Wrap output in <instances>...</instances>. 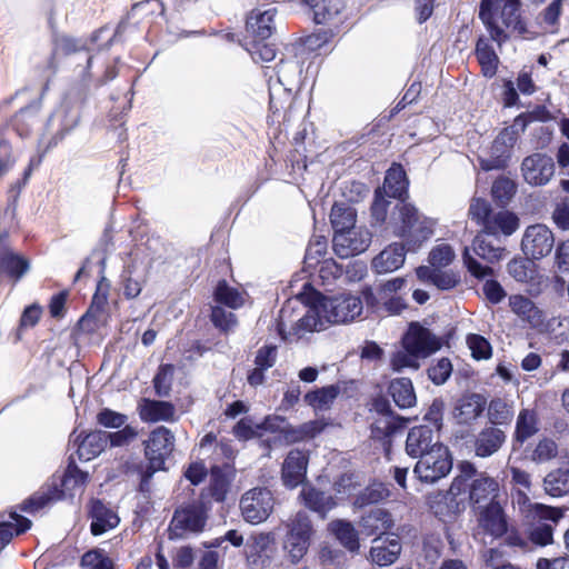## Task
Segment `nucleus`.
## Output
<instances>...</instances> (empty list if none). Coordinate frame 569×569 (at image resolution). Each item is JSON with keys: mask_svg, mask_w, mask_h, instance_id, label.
<instances>
[{"mask_svg": "<svg viewBox=\"0 0 569 569\" xmlns=\"http://www.w3.org/2000/svg\"><path fill=\"white\" fill-rule=\"evenodd\" d=\"M513 506L518 508L519 512L528 520L536 519L558 521L562 518V511L558 508L545 506L541 503H533L530 501L526 491L518 489L513 493Z\"/></svg>", "mask_w": 569, "mask_h": 569, "instance_id": "2eb2a0df", "label": "nucleus"}, {"mask_svg": "<svg viewBox=\"0 0 569 569\" xmlns=\"http://www.w3.org/2000/svg\"><path fill=\"white\" fill-rule=\"evenodd\" d=\"M87 478L88 475L77 467H69L61 481V490L56 486L43 488L23 502V510L33 512L46 507L51 501L59 500L66 496H73L78 489L82 488Z\"/></svg>", "mask_w": 569, "mask_h": 569, "instance_id": "39448f33", "label": "nucleus"}, {"mask_svg": "<svg viewBox=\"0 0 569 569\" xmlns=\"http://www.w3.org/2000/svg\"><path fill=\"white\" fill-rule=\"evenodd\" d=\"M491 193L496 201L507 204L516 193V184L512 180L501 177L493 182Z\"/></svg>", "mask_w": 569, "mask_h": 569, "instance_id": "864d4df0", "label": "nucleus"}, {"mask_svg": "<svg viewBox=\"0 0 569 569\" xmlns=\"http://www.w3.org/2000/svg\"><path fill=\"white\" fill-rule=\"evenodd\" d=\"M274 498L267 488H253L243 493L240 510L243 519L252 525L266 521L271 515Z\"/></svg>", "mask_w": 569, "mask_h": 569, "instance_id": "423d86ee", "label": "nucleus"}, {"mask_svg": "<svg viewBox=\"0 0 569 569\" xmlns=\"http://www.w3.org/2000/svg\"><path fill=\"white\" fill-rule=\"evenodd\" d=\"M356 210L348 203H336L330 213V220L335 233L356 228Z\"/></svg>", "mask_w": 569, "mask_h": 569, "instance_id": "f704fd0d", "label": "nucleus"}, {"mask_svg": "<svg viewBox=\"0 0 569 569\" xmlns=\"http://www.w3.org/2000/svg\"><path fill=\"white\" fill-rule=\"evenodd\" d=\"M288 527L289 532L284 540V550L288 552L290 560L296 563L302 559L309 548L312 527L309 517L303 512H298Z\"/></svg>", "mask_w": 569, "mask_h": 569, "instance_id": "6e6552de", "label": "nucleus"}, {"mask_svg": "<svg viewBox=\"0 0 569 569\" xmlns=\"http://www.w3.org/2000/svg\"><path fill=\"white\" fill-rule=\"evenodd\" d=\"M452 365L449 359L441 358L428 369V376L436 385L445 383L450 377Z\"/></svg>", "mask_w": 569, "mask_h": 569, "instance_id": "052dcab7", "label": "nucleus"}, {"mask_svg": "<svg viewBox=\"0 0 569 569\" xmlns=\"http://www.w3.org/2000/svg\"><path fill=\"white\" fill-rule=\"evenodd\" d=\"M492 212L490 204L486 200L481 198H473L470 202L468 214L483 228Z\"/></svg>", "mask_w": 569, "mask_h": 569, "instance_id": "4d7b16f0", "label": "nucleus"}, {"mask_svg": "<svg viewBox=\"0 0 569 569\" xmlns=\"http://www.w3.org/2000/svg\"><path fill=\"white\" fill-rule=\"evenodd\" d=\"M545 491L552 497H561L569 491V470L557 469L543 479Z\"/></svg>", "mask_w": 569, "mask_h": 569, "instance_id": "79ce46f5", "label": "nucleus"}, {"mask_svg": "<svg viewBox=\"0 0 569 569\" xmlns=\"http://www.w3.org/2000/svg\"><path fill=\"white\" fill-rule=\"evenodd\" d=\"M521 0H482L479 18L490 37L501 44L509 37L526 32V23L520 13Z\"/></svg>", "mask_w": 569, "mask_h": 569, "instance_id": "7ed1b4c3", "label": "nucleus"}, {"mask_svg": "<svg viewBox=\"0 0 569 569\" xmlns=\"http://www.w3.org/2000/svg\"><path fill=\"white\" fill-rule=\"evenodd\" d=\"M108 443L106 431L89 432L78 446V456L80 459L89 461L100 455Z\"/></svg>", "mask_w": 569, "mask_h": 569, "instance_id": "cd10ccee", "label": "nucleus"}, {"mask_svg": "<svg viewBox=\"0 0 569 569\" xmlns=\"http://www.w3.org/2000/svg\"><path fill=\"white\" fill-rule=\"evenodd\" d=\"M406 172L399 164H393L386 174L382 191L390 198H401L407 192Z\"/></svg>", "mask_w": 569, "mask_h": 569, "instance_id": "473e14b6", "label": "nucleus"}, {"mask_svg": "<svg viewBox=\"0 0 569 569\" xmlns=\"http://www.w3.org/2000/svg\"><path fill=\"white\" fill-rule=\"evenodd\" d=\"M392 232L405 240L403 244L393 243L382 250L373 260L372 268L378 273L392 272L405 262V248L416 251L433 234L435 222L421 216L410 203L397 206V217H392Z\"/></svg>", "mask_w": 569, "mask_h": 569, "instance_id": "f03ea898", "label": "nucleus"}, {"mask_svg": "<svg viewBox=\"0 0 569 569\" xmlns=\"http://www.w3.org/2000/svg\"><path fill=\"white\" fill-rule=\"evenodd\" d=\"M467 345L471 355L477 360H487L492 355V348L489 341L480 335L470 333L467 336Z\"/></svg>", "mask_w": 569, "mask_h": 569, "instance_id": "3c124183", "label": "nucleus"}, {"mask_svg": "<svg viewBox=\"0 0 569 569\" xmlns=\"http://www.w3.org/2000/svg\"><path fill=\"white\" fill-rule=\"evenodd\" d=\"M558 455V447L551 439H541L531 453V460L538 463L547 462Z\"/></svg>", "mask_w": 569, "mask_h": 569, "instance_id": "6e6d98bb", "label": "nucleus"}, {"mask_svg": "<svg viewBox=\"0 0 569 569\" xmlns=\"http://www.w3.org/2000/svg\"><path fill=\"white\" fill-rule=\"evenodd\" d=\"M398 428L396 417L391 413H383L379 416L372 425L371 435L375 439L385 441L389 438Z\"/></svg>", "mask_w": 569, "mask_h": 569, "instance_id": "de8ad7c7", "label": "nucleus"}, {"mask_svg": "<svg viewBox=\"0 0 569 569\" xmlns=\"http://www.w3.org/2000/svg\"><path fill=\"white\" fill-rule=\"evenodd\" d=\"M420 357L402 347L400 350L392 353L390 358V366L393 371H402L403 369L418 370L420 368Z\"/></svg>", "mask_w": 569, "mask_h": 569, "instance_id": "a18cd8bd", "label": "nucleus"}, {"mask_svg": "<svg viewBox=\"0 0 569 569\" xmlns=\"http://www.w3.org/2000/svg\"><path fill=\"white\" fill-rule=\"evenodd\" d=\"M555 246V237L545 224L527 227L521 240V249L530 259H540L548 256Z\"/></svg>", "mask_w": 569, "mask_h": 569, "instance_id": "9b49d317", "label": "nucleus"}, {"mask_svg": "<svg viewBox=\"0 0 569 569\" xmlns=\"http://www.w3.org/2000/svg\"><path fill=\"white\" fill-rule=\"evenodd\" d=\"M385 194L386 193L381 189H378L371 207L372 218L377 223H382L387 217L389 201L385 198Z\"/></svg>", "mask_w": 569, "mask_h": 569, "instance_id": "69168bd1", "label": "nucleus"}, {"mask_svg": "<svg viewBox=\"0 0 569 569\" xmlns=\"http://www.w3.org/2000/svg\"><path fill=\"white\" fill-rule=\"evenodd\" d=\"M123 428L114 431L107 432L108 442L111 447H124L131 443L138 437V430L129 425L122 426Z\"/></svg>", "mask_w": 569, "mask_h": 569, "instance_id": "bf43d9fd", "label": "nucleus"}, {"mask_svg": "<svg viewBox=\"0 0 569 569\" xmlns=\"http://www.w3.org/2000/svg\"><path fill=\"white\" fill-rule=\"evenodd\" d=\"M511 310L522 319L533 323L539 321V310L535 307L532 301L523 296H511L509 298Z\"/></svg>", "mask_w": 569, "mask_h": 569, "instance_id": "c03bdc74", "label": "nucleus"}, {"mask_svg": "<svg viewBox=\"0 0 569 569\" xmlns=\"http://www.w3.org/2000/svg\"><path fill=\"white\" fill-rule=\"evenodd\" d=\"M401 542L397 536L378 537L372 540L369 559L382 567L392 565L400 556Z\"/></svg>", "mask_w": 569, "mask_h": 569, "instance_id": "f3484780", "label": "nucleus"}, {"mask_svg": "<svg viewBox=\"0 0 569 569\" xmlns=\"http://www.w3.org/2000/svg\"><path fill=\"white\" fill-rule=\"evenodd\" d=\"M452 468L449 450L442 443H436L433 450L423 455L415 467V473L426 482H435L447 476Z\"/></svg>", "mask_w": 569, "mask_h": 569, "instance_id": "0eeeda50", "label": "nucleus"}, {"mask_svg": "<svg viewBox=\"0 0 569 569\" xmlns=\"http://www.w3.org/2000/svg\"><path fill=\"white\" fill-rule=\"evenodd\" d=\"M300 496L309 509L320 513L322 517H325L326 513L333 509L337 505L331 496L312 487H305L301 490Z\"/></svg>", "mask_w": 569, "mask_h": 569, "instance_id": "7c9ffc66", "label": "nucleus"}, {"mask_svg": "<svg viewBox=\"0 0 569 569\" xmlns=\"http://www.w3.org/2000/svg\"><path fill=\"white\" fill-rule=\"evenodd\" d=\"M456 258V252L448 243H438L429 252V263L432 268L448 267Z\"/></svg>", "mask_w": 569, "mask_h": 569, "instance_id": "8fccbe9b", "label": "nucleus"}, {"mask_svg": "<svg viewBox=\"0 0 569 569\" xmlns=\"http://www.w3.org/2000/svg\"><path fill=\"white\" fill-rule=\"evenodd\" d=\"M325 427L326 423L322 420L308 421L299 428L288 431L287 438L293 442L311 439L322 432Z\"/></svg>", "mask_w": 569, "mask_h": 569, "instance_id": "09e8293b", "label": "nucleus"}, {"mask_svg": "<svg viewBox=\"0 0 569 569\" xmlns=\"http://www.w3.org/2000/svg\"><path fill=\"white\" fill-rule=\"evenodd\" d=\"M328 531L350 552L360 548L359 533L349 521L336 519L328 523Z\"/></svg>", "mask_w": 569, "mask_h": 569, "instance_id": "b1692460", "label": "nucleus"}, {"mask_svg": "<svg viewBox=\"0 0 569 569\" xmlns=\"http://www.w3.org/2000/svg\"><path fill=\"white\" fill-rule=\"evenodd\" d=\"M499 492L498 482L490 477L476 479L470 487V500L476 505L496 502Z\"/></svg>", "mask_w": 569, "mask_h": 569, "instance_id": "bb28decb", "label": "nucleus"}, {"mask_svg": "<svg viewBox=\"0 0 569 569\" xmlns=\"http://www.w3.org/2000/svg\"><path fill=\"white\" fill-rule=\"evenodd\" d=\"M521 173L530 186H545L555 176V162L550 156L533 153L522 160Z\"/></svg>", "mask_w": 569, "mask_h": 569, "instance_id": "f8f14e48", "label": "nucleus"}, {"mask_svg": "<svg viewBox=\"0 0 569 569\" xmlns=\"http://www.w3.org/2000/svg\"><path fill=\"white\" fill-rule=\"evenodd\" d=\"M462 258L466 267L468 268V271L472 276L477 278H485L493 273V270L490 267L482 266L470 254L469 248H465Z\"/></svg>", "mask_w": 569, "mask_h": 569, "instance_id": "0e129e2a", "label": "nucleus"}, {"mask_svg": "<svg viewBox=\"0 0 569 569\" xmlns=\"http://www.w3.org/2000/svg\"><path fill=\"white\" fill-rule=\"evenodd\" d=\"M308 466V457L300 450L288 453L282 466V481L288 488H296L302 483Z\"/></svg>", "mask_w": 569, "mask_h": 569, "instance_id": "6ab92c4d", "label": "nucleus"}, {"mask_svg": "<svg viewBox=\"0 0 569 569\" xmlns=\"http://www.w3.org/2000/svg\"><path fill=\"white\" fill-rule=\"evenodd\" d=\"M173 415V407L164 401L143 400L140 405V418L147 422L170 420Z\"/></svg>", "mask_w": 569, "mask_h": 569, "instance_id": "72a5a7b5", "label": "nucleus"}, {"mask_svg": "<svg viewBox=\"0 0 569 569\" xmlns=\"http://www.w3.org/2000/svg\"><path fill=\"white\" fill-rule=\"evenodd\" d=\"M340 393L338 386H326L313 391L307 392L303 397L305 402L316 411H326L330 409Z\"/></svg>", "mask_w": 569, "mask_h": 569, "instance_id": "c756f323", "label": "nucleus"}, {"mask_svg": "<svg viewBox=\"0 0 569 569\" xmlns=\"http://www.w3.org/2000/svg\"><path fill=\"white\" fill-rule=\"evenodd\" d=\"M29 269L28 261L7 248L0 249V271L18 280Z\"/></svg>", "mask_w": 569, "mask_h": 569, "instance_id": "4c0bfd02", "label": "nucleus"}, {"mask_svg": "<svg viewBox=\"0 0 569 569\" xmlns=\"http://www.w3.org/2000/svg\"><path fill=\"white\" fill-rule=\"evenodd\" d=\"M127 416L104 408L97 415V421L104 428L118 429L127 423Z\"/></svg>", "mask_w": 569, "mask_h": 569, "instance_id": "680f3d73", "label": "nucleus"}, {"mask_svg": "<svg viewBox=\"0 0 569 569\" xmlns=\"http://www.w3.org/2000/svg\"><path fill=\"white\" fill-rule=\"evenodd\" d=\"M206 511L200 505H191L178 509L171 520L169 532L171 538H182L188 533L200 532L206 525Z\"/></svg>", "mask_w": 569, "mask_h": 569, "instance_id": "9d476101", "label": "nucleus"}, {"mask_svg": "<svg viewBox=\"0 0 569 569\" xmlns=\"http://www.w3.org/2000/svg\"><path fill=\"white\" fill-rule=\"evenodd\" d=\"M509 274L519 282H528L533 279V263L525 259H513L508 263Z\"/></svg>", "mask_w": 569, "mask_h": 569, "instance_id": "603ef678", "label": "nucleus"}, {"mask_svg": "<svg viewBox=\"0 0 569 569\" xmlns=\"http://www.w3.org/2000/svg\"><path fill=\"white\" fill-rule=\"evenodd\" d=\"M214 300L231 309H238L244 305L246 293L230 287L224 280L220 281L214 290Z\"/></svg>", "mask_w": 569, "mask_h": 569, "instance_id": "37998d69", "label": "nucleus"}, {"mask_svg": "<svg viewBox=\"0 0 569 569\" xmlns=\"http://www.w3.org/2000/svg\"><path fill=\"white\" fill-rule=\"evenodd\" d=\"M389 393L400 408H410L416 403V393L409 378H397L389 385Z\"/></svg>", "mask_w": 569, "mask_h": 569, "instance_id": "2f4dec72", "label": "nucleus"}, {"mask_svg": "<svg viewBox=\"0 0 569 569\" xmlns=\"http://www.w3.org/2000/svg\"><path fill=\"white\" fill-rule=\"evenodd\" d=\"M505 433L496 428H485L477 437L475 441V451L478 457H489L493 455L501 445L505 442Z\"/></svg>", "mask_w": 569, "mask_h": 569, "instance_id": "393cba45", "label": "nucleus"}, {"mask_svg": "<svg viewBox=\"0 0 569 569\" xmlns=\"http://www.w3.org/2000/svg\"><path fill=\"white\" fill-rule=\"evenodd\" d=\"M479 527L492 537H500L507 531V522L498 502L489 503L480 512Z\"/></svg>", "mask_w": 569, "mask_h": 569, "instance_id": "5701e85b", "label": "nucleus"}, {"mask_svg": "<svg viewBox=\"0 0 569 569\" xmlns=\"http://www.w3.org/2000/svg\"><path fill=\"white\" fill-rule=\"evenodd\" d=\"M388 497V489L382 485L367 488L356 500V505L363 507L369 503H376Z\"/></svg>", "mask_w": 569, "mask_h": 569, "instance_id": "e2e57ef3", "label": "nucleus"}, {"mask_svg": "<svg viewBox=\"0 0 569 569\" xmlns=\"http://www.w3.org/2000/svg\"><path fill=\"white\" fill-rule=\"evenodd\" d=\"M283 419L278 416H269L261 423H254L251 419H241L233 428V433L239 440H248L261 437L263 431H277Z\"/></svg>", "mask_w": 569, "mask_h": 569, "instance_id": "412c9836", "label": "nucleus"}, {"mask_svg": "<svg viewBox=\"0 0 569 569\" xmlns=\"http://www.w3.org/2000/svg\"><path fill=\"white\" fill-rule=\"evenodd\" d=\"M277 348L274 346H266L258 350L254 365L262 369H269L276 363Z\"/></svg>", "mask_w": 569, "mask_h": 569, "instance_id": "338daca9", "label": "nucleus"}, {"mask_svg": "<svg viewBox=\"0 0 569 569\" xmlns=\"http://www.w3.org/2000/svg\"><path fill=\"white\" fill-rule=\"evenodd\" d=\"M228 479L220 469L213 468L210 476V493L217 501H222L228 491Z\"/></svg>", "mask_w": 569, "mask_h": 569, "instance_id": "13d9d810", "label": "nucleus"}, {"mask_svg": "<svg viewBox=\"0 0 569 569\" xmlns=\"http://www.w3.org/2000/svg\"><path fill=\"white\" fill-rule=\"evenodd\" d=\"M362 301L356 296L319 297L295 322L291 319L292 310L289 306L283 307L279 315L278 331L284 341H298L308 332L352 321L362 313Z\"/></svg>", "mask_w": 569, "mask_h": 569, "instance_id": "f257e3e1", "label": "nucleus"}, {"mask_svg": "<svg viewBox=\"0 0 569 569\" xmlns=\"http://www.w3.org/2000/svg\"><path fill=\"white\" fill-rule=\"evenodd\" d=\"M211 321L214 327L224 333L233 330L238 321L234 313L226 311L223 308L216 306L211 310Z\"/></svg>", "mask_w": 569, "mask_h": 569, "instance_id": "5fc2aeb1", "label": "nucleus"}, {"mask_svg": "<svg viewBox=\"0 0 569 569\" xmlns=\"http://www.w3.org/2000/svg\"><path fill=\"white\" fill-rule=\"evenodd\" d=\"M483 232L477 234L472 242L473 252L488 262H497L505 256V249L497 248L487 242L482 236Z\"/></svg>", "mask_w": 569, "mask_h": 569, "instance_id": "49530a36", "label": "nucleus"}, {"mask_svg": "<svg viewBox=\"0 0 569 569\" xmlns=\"http://www.w3.org/2000/svg\"><path fill=\"white\" fill-rule=\"evenodd\" d=\"M436 443H441L439 437L429 426H417L410 429L406 441V451L413 458H421L433 450Z\"/></svg>", "mask_w": 569, "mask_h": 569, "instance_id": "dca6fc26", "label": "nucleus"}, {"mask_svg": "<svg viewBox=\"0 0 569 569\" xmlns=\"http://www.w3.org/2000/svg\"><path fill=\"white\" fill-rule=\"evenodd\" d=\"M476 56L481 70L486 77H492L496 74L499 58L485 39H479L476 47Z\"/></svg>", "mask_w": 569, "mask_h": 569, "instance_id": "a19ab883", "label": "nucleus"}, {"mask_svg": "<svg viewBox=\"0 0 569 569\" xmlns=\"http://www.w3.org/2000/svg\"><path fill=\"white\" fill-rule=\"evenodd\" d=\"M519 227L520 219L515 212L509 210H498L493 211L486 221L482 232L493 237H510L519 229Z\"/></svg>", "mask_w": 569, "mask_h": 569, "instance_id": "a211bd4d", "label": "nucleus"}, {"mask_svg": "<svg viewBox=\"0 0 569 569\" xmlns=\"http://www.w3.org/2000/svg\"><path fill=\"white\" fill-rule=\"evenodd\" d=\"M539 430L538 419L535 411L523 409L519 412L516 423L515 439L522 443Z\"/></svg>", "mask_w": 569, "mask_h": 569, "instance_id": "ea45409f", "label": "nucleus"}, {"mask_svg": "<svg viewBox=\"0 0 569 569\" xmlns=\"http://www.w3.org/2000/svg\"><path fill=\"white\" fill-rule=\"evenodd\" d=\"M526 128V121L518 117L510 127L505 128L492 141L491 146L482 150L479 156L483 170H498L507 166L511 151L520 133Z\"/></svg>", "mask_w": 569, "mask_h": 569, "instance_id": "20e7f679", "label": "nucleus"}, {"mask_svg": "<svg viewBox=\"0 0 569 569\" xmlns=\"http://www.w3.org/2000/svg\"><path fill=\"white\" fill-rule=\"evenodd\" d=\"M39 110L40 103L34 101L13 117V127L21 137L28 136L40 124Z\"/></svg>", "mask_w": 569, "mask_h": 569, "instance_id": "c85d7f7f", "label": "nucleus"}, {"mask_svg": "<svg viewBox=\"0 0 569 569\" xmlns=\"http://www.w3.org/2000/svg\"><path fill=\"white\" fill-rule=\"evenodd\" d=\"M487 400L480 395H468L459 399L453 409V418L459 425H470L483 412Z\"/></svg>", "mask_w": 569, "mask_h": 569, "instance_id": "aec40b11", "label": "nucleus"}, {"mask_svg": "<svg viewBox=\"0 0 569 569\" xmlns=\"http://www.w3.org/2000/svg\"><path fill=\"white\" fill-rule=\"evenodd\" d=\"M91 516V532L94 536L102 535L108 530L116 528L120 521L118 515L100 501H94L92 503Z\"/></svg>", "mask_w": 569, "mask_h": 569, "instance_id": "a878e982", "label": "nucleus"}, {"mask_svg": "<svg viewBox=\"0 0 569 569\" xmlns=\"http://www.w3.org/2000/svg\"><path fill=\"white\" fill-rule=\"evenodd\" d=\"M174 448V436L166 427L154 429L144 441L146 457L153 471L163 469L166 459Z\"/></svg>", "mask_w": 569, "mask_h": 569, "instance_id": "1a4fd4ad", "label": "nucleus"}, {"mask_svg": "<svg viewBox=\"0 0 569 569\" xmlns=\"http://www.w3.org/2000/svg\"><path fill=\"white\" fill-rule=\"evenodd\" d=\"M31 527V521L16 512L8 521L0 522V550L10 542L14 535H20Z\"/></svg>", "mask_w": 569, "mask_h": 569, "instance_id": "58836bf2", "label": "nucleus"}, {"mask_svg": "<svg viewBox=\"0 0 569 569\" xmlns=\"http://www.w3.org/2000/svg\"><path fill=\"white\" fill-rule=\"evenodd\" d=\"M277 10L274 8L261 10L254 9L247 19V30L260 40H264L272 34L274 17Z\"/></svg>", "mask_w": 569, "mask_h": 569, "instance_id": "4be33fe9", "label": "nucleus"}, {"mask_svg": "<svg viewBox=\"0 0 569 569\" xmlns=\"http://www.w3.org/2000/svg\"><path fill=\"white\" fill-rule=\"evenodd\" d=\"M482 291L491 303H499L506 297L503 288L495 280H487L483 283Z\"/></svg>", "mask_w": 569, "mask_h": 569, "instance_id": "774afa93", "label": "nucleus"}, {"mask_svg": "<svg viewBox=\"0 0 569 569\" xmlns=\"http://www.w3.org/2000/svg\"><path fill=\"white\" fill-rule=\"evenodd\" d=\"M313 11L317 23H327L338 16L342 9L340 0H302Z\"/></svg>", "mask_w": 569, "mask_h": 569, "instance_id": "e433bc0d", "label": "nucleus"}, {"mask_svg": "<svg viewBox=\"0 0 569 569\" xmlns=\"http://www.w3.org/2000/svg\"><path fill=\"white\" fill-rule=\"evenodd\" d=\"M393 526V520L389 512L383 509H373L362 517L361 527L368 536L387 531Z\"/></svg>", "mask_w": 569, "mask_h": 569, "instance_id": "c9c22d12", "label": "nucleus"}, {"mask_svg": "<svg viewBox=\"0 0 569 569\" xmlns=\"http://www.w3.org/2000/svg\"><path fill=\"white\" fill-rule=\"evenodd\" d=\"M370 241V232L362 227L335 233L332 240L333 250L340 258H349L366 251Z\"/></svg>", "mask_w": 569, "mask_h": 569, "instance_id": "ddd939ff", "label": "nucleus"}, {"mask_svg": "<svg viewBox=\"0 0 569 569\" xmlns=\"http://www.w3.org/2000/svg\"><path fill=\"white\" fill-rule=\"evenodd\" d=\"M402 347L426 359L441 348V341L427 328L411 323L402 338Z\"/></svg>", "mask_w": 569, "mask_h": 569, "instance_id": "4468645a", "label": "nucleus"}]
</instances>
